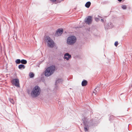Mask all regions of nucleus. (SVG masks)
Instances as JSON below:
<instances>
[{
	"label": "nucleus",
	"instance_id": "1",
	"mask_svg": "<svg viewBox=\"0 0 132 132\" xmlns=\"http://www.w3.org/2000/svg\"><path fill=\"white\" fill-rule=\"evenodd\" d=\"M84 127V129L85 131H87L89 130V126L93 123V120H91L87 118H84L82 119Z\"/></svg>",
	"mask_w": 132,
	"mask_h": 132
},
{
	"label": "nucleus",
	"instance_id": "2",
	"mask_svg": "<svg viewBox=\"0 0 132 132\" xmlns=\"http://www.w3.org/2000/svg\"><path fill=\"white\" fill-rule=\"evenodd\" d=\"M40 91V88L38 86H36L33 88L31 95L33 97H36L39 95Z\"/></svg>",
	"mask_w": 132,
	"mask_h": 132
},
{
	"label": "nucleus",
	"instance_id": "3",
	"mask_svg": "<svg viewBox=\"0 0 132 132\" xmlns=\"http://www.w3.org/2000/svg\"><path fill=\"white\" fill-rule=\"evenodd\" d=\"M55 69V66L54 65H51L47 68L45 71V76L48 77L52 75L54 73Z\"/></svg>",
	"mask_w": 132,
	"mask_h": 132
},
{
	"label": "nucleus",
	"instance_id": "4",
	"mask_svg": "<svg viewBox=\"0 0 132 132\" xmlns=\"http://www.w3.org/2000/svg\"><path fill=\"white\" fill-rule=\"evenodd\" d=\"M76 41V38L74 36H71L68 37L67 40V44L69 45L74 44Z\"/></svg>",
	"mask_w": 132,
	"mask_h": 132
},
{
	"label": "nucleus",
	"instance_id": "5",
	"mask_svg": "<svg viewBox=\"0 0 132 132\" xmlns=\"http://www.w3.org/2000/svg\"><path fill=\"white\" fill-rule=\"evenodd\" d=\"M45 41L49 47L52 48L54 46V41L48 36H46L45 38Z\"/></svg>",
	"mask_w": 132,
	"mask_h": 132
},
{
	"label": "nucleus",
	"instance_id": "6",
	"mask_svg": "<svg viewBox=\"0 0 132 132\" xmlns=\"http://www.w3.org/2000/svg\"><path fill=\"white\" fill-rule=\"evenodd\" d=\"M11 82L15 86L17 87H19V80L18 79H13L12 80Z\"/></svg>",
	"mask_w": 132,
	"mask_h": 132
},
{
	"label": "nucleus",
	"instance_id": "7",
	"mask_svg": "<svg viewBox=\"0 0 132 132\" xmlns=\"http://www.w3.org/2000/svg\"><path fill=\"white\" fill-rule=\"evenodd\" d=\"M92 21V16H89L85 19V22L86 23L89 24L91 23Z\"/></svg>",
	"mask_w": 132,
	"mask_h": 132
},
{
	"label": "nucleus",
	"instance_id": "8",
	"mask_svg": "<svg viewBox=\"0 0 132 132\" xmlns=\"http://www.w3.org/2000/svg\"><path fill=\"white\" fill-rule=\"evenodd\" d=\"M63 32V29H58L55 34V36H58L61 35L62 33Z\"/></svg>",
	"mask_w": 132,
	"mask_h": 132
},
{
	"label": "nucleus",
	"instance_id": "9",
	"mask_svg": "<svg viewBox=\"0 0 132 132\" xmlns=\"http://www.w3.org/2000/svg\"><path fill=\"white\" fill-rule=\"evenodd\" d=\"M64 59H66L67 60H68L70 59L71 58V56L68 53H67L64 54Z\"/></svg>",
	"mask_w": 132,
	"mask_h": 132
},
{
	"label": "nucleus",
	"instance_id": "10",
	"mask_svg": "<svg viewBox=\"0 0 132 132\" xmlns=\"http://www.w3.org/2000/svg\"><path fill=\"white\" fill-rule=\"evenodd\" d=\"M99 87H97L93 91V93H94L95 95L99 91Z\"/></svg>",
	"mask_w": 132,
	"mask_h": 132
},
{
	"label": "nucleus",
	"instance_id": "11",
	"mask_svg": "<svg viewBox=\"0 0 132 132\" xmlns=\"http://www.w3.org/2000/svg\"><path fill=\"white\" fill-rule=\"evenodd\" d=\"M87 81L86 80H83L81 83V85L82 86H85L87 85Z\"/></svg>",
	"mask_w": 132,
	"mask_h": 132
},
{
	"label": "nucleus",
	"instance_id": "12",
	"mask_svg": "<svg viewBox=\"0 0 132 132\" xmlns=\"http://www.w3.org/2000/svg\"><path fill=\"white\" fill-rule=\"evenodd\" d=\"M91 4V3L89 2H87L85 4V6L89 8Z\"/></svg>",
	"mask_w": 132,
	"mask_h": 132
},
{
	"label": "nucleus",
	"instance_id": "13",
	"mask_svg": "<svg viewBox=\"0 0 132 132\" xmlns=\"http://www.w3.org/2000/svg\"><path fill=\"white\" fill-rule=\"evenodd\" d=\"M18 68L20 69H21L22 68L24 69L25 68V66L23 64H20L19 65Z\"/></svg>",
	"mask_w": 132,
	"mask_h": 132
},
{
	"label": "nucleus",
	"instance_id": "14",
	"mask_svg": "<svg viewBox=\"0 0 132 132\" xmlns=\"http://www.w3.org/2000/svg\"><path fill=\"white\" fill-rule=\"evenodd\" d=\"M21 62L22 64H26L27 63V61L26 60L22 59L21 60Z\"/></svg>",
	"mask_w": 132,
	"mask_h": 132
},
{
	"label": "nucleus",
	"instance_id": "15",
	"mask_svg": "<svg viewBox=\"0 0 132 132\" xmlns=\"http://www.w3.org/2000/svg\"><path fill=\"white\" fill-rule=\"evenodd\" d=\"M62 79H59L56 81V84H58V83H60L62 82Z\"/></svg>",
	"mask_w": 132,
	"mask_h": 132
},
{
	"label": "nucleus",
	"instance_id": "16",
	"mask_svg": "<svg viewBox=\"0 0 132 132\" xmlns=\"http://www.w3.org/2000/svg\"><path fill=\"white\" fill-rule=\"evenodd\" d=\"M29 76L30 78H32L34 77V75L32 72H30L29 74Z\"/></svg>",
	"mask_w": 132,
	"mask_h": 132
},
{
	"label": "nucleus",
	"instance_id": "17",
	"mask_svg": "<svg viewBox=\"0 0 132 132\" xmlns=\"http://www.w3.org/2000/svg\"><path fill=\"white\" fill-rule=\"evenodd\" d=\"M21 61L20 59H17L15 61V62L16 64H19L21 63Z\"/></svg>",
	"mask_w": 132,
	"mask_h": 132
},
{
	"label": "nucleus",
	"instance_id": "18",
	"mask_svg": "<svg viewBox=\"0 0 132 132\" xmlns=\"http://www.w3.org/2000/svg\"><path fill=\"white\" fill-rule=\"evenodd\" d=\"M121 7L123 9L125 10L127 8L126 6V5H122Z\"/></svg>",
	"mask_w": 132,
	"mask_h": 132
},
{
	"label": "nucleus",
	"instance_id": "19",
	"mask_svg": "<svg viewBox=\"0 0 132 132\" xmlns=\"http://www.w3.org/2000/svg\"><path fill=\"white\" fill-rule=\"evenodd\" d=\"M9 100L10 102L12 104H14V102L13 99L10 98V99Z\"/></svg>",
	"mask_w": 132,
	"mask_h": 132
},
{
	"label": "nucleus",
	"instance_id": "20",
	"mask_svg": "<svg viewBox=\"0 0 132 132\" xmlns=\"http://www.w3.org/2000/svg\"><path fill=\"white\" fill-rule=\"evenodd\" d=\"M118 44V42L117 41L115 42L114 43V45L115 46H117Z\"/></svg>",
	"mask_w": 132,
	"mask_h": 132
},
{
	"label": "nucleus",
	"instance_id": "21",
	"mask_svg": "<svg viewBox=\"0 0 132 132\" xmlns=\"http://www.w3.org/2000/svg\"><path fill=\"white\" fill-rule=\"evenodd\" d=\"M95 20L97 21H98L100 20L99 19L97 18H95Z\"/></svg>",
	"mask_w": 132,
	"mask_h": 132
},
{
	"label": "nucleus",
	"instance_id": "22",
	"mask_svg": "<svg viewBox=\"0 0 132 132\" xmlns=\"http://www.w3.org/2000/svg\"><path fill=\"white\" fill-rule=\"evenodd\" d=\"M52 2H55L56 0H50Z\"/></svg>",
	"mask_w": 132,
	"mask_h": 132
},
{
	"label": "nucleus",
	"instance_id": "23",
	"mask_svg": "<svg viewBox=\"0 0 132 132\" xmlns=\"http://www.w3.org/2000/svg\"><path fill=\"white\" fill-rule=\"evenodd\" d=\"M101 21L103 22V19H101Z\"/></svg>",
	"mask_w": 132,
	"mask_h": 132
},
{
	"label": "nucleus",
	"instance_id": "24",
	"mask_svg": "<svg viewBox=\"0 0 132 132\" xmlns=\"http://www.w3.org/2000/svg\"><path fill=\"white\" fill-rule=\"evenodd\" d=\"M122 0H118V1L119 2H121Z\"/></svg>",
	"mask_w": 132,
	"mask_h": 132
},
{
	"label": "nucleus",
	"instance_id": "25",
	"mask_svg": "<svg viewBox=\"0 0 132 132\" xmlns=\"http://www.w3.org/2000/svg\"><path fill=\"white\" fill-rule=\"evenodd\" d=\"M111 118H112V117H113V116H111Z\"/></svg>",
	"mask_w": 132,
	"mask_h": 132
}]
</instances>
